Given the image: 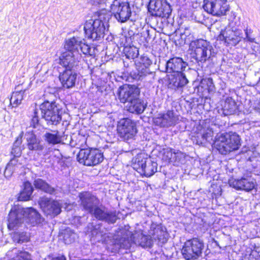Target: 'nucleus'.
I'll use <instances>...</instances> for the list:
<instances>
[{
    "instance_id": "bb28decb",
    "label": "nucleus",
    "mask_w": 260,
    "mask_h": 260,
    "mask_svg": "<svg viewBox=\"0 0 260 260\" xmlns=\"http://www.w3.org/2000/svg\"><path fill=\"white\" fill-rule=\"evenodd\" d=\"M21 165V163L19 161L18 158L13 157L11 158L9 162L7 165L4 171V175L6 178L10 177L13 173L17 170Z\"/></svg>"
},
{
    "instance_id": "72a5a7b5",
    "label": "nucleus",
    "mask_w": 260,
    "mask_h": 260,
    "mask_svg": "<svg viewBox=\"0 0 260 260\" xmlns=\"http://www.w3.org/2000/svg\"><path fill=\"white\" fill-rule=\"evenodd\" d=\"M25 91V90H20L13 92L10 99V104L13 107H17L21 104Z\"/></svg>"
},
{
    "instance_id": "ddd939ff",
    "label": "nucleus",
    "mask_w": 260,
    "mask_h": 260,
    "mask_svg": "<svg viewBox=\"0 0 260 260\" xmlns=\"http://www.w3.org/2000/svg\"><path fill=\"white\" fill-rule=\"evenodd\" d=\"M152 16L169 17L172 12L170 5L166 0H150L148 7Z\"/></svg>"
},
{
    "instance_id": "c756f323",
    "label": "nucleus",
    "mask_w": 260,
    "mask_h": 260,
    "mask_svg": "<svg viewBox=\"0 0 260 260\" xmlns=\"http://www.w3.org/2000/svg\"><path fill=\"white\" fill-rule=\"evenodd\" d=\"M33 191V187L31 183L26 181L23 184V189L20 192L18 197V200L27 201L30 199L31 195Z\"/></svg>"
},
{
    "instance_id": "5701e85b",
    "label": "nucleus",
    "mask_w": 260,
    "mask_h": 260,
    "mask_svg": "<svg viewBox=\"0 0 260 260\" xmlns=\"http://www.w3.org/2000/svg\"><path fill=\"white\" fill-rule=\"evenodd\" d=\"M149 233L154 240H158L162 244L166 243L168 241V234L166 231V229L161 224L152 223Z\"/></svg>"
},
{
    "instance_id": "e433bc0d",
    "label": "nucleus",
    "mask_w": 260,
    "mask_h": 260,
    "mask_svg": "<svg viewBox=\"0 0 260 260\" xmlns=\"http://www.w3.org/2000/svg\"><path fill=\"white\" fill-rule=\"evenodd\" d=\"M241 33L238 29L232 31L229 35V44H231L232 46L237 45L241 40Z\"/></svg>"
},
{
    "instance_id": "cd10ccee",
    "label": "nucleus",
    "mask_w": 260,
    "mask_h": 260,
    "mask_svg": "<svg viewBox=\"0 0 260 260\" xmlns=\"http://www.w3.org/2000/svg\"><path fill=\"white\" fill-rule=\"evenodd\" d=\"M34 184L36 188L39 189L46 193L50 194H53L55 193V189L42 179L38 178L35 180Z\"/></svg>"
},
{
    "instance_id": "20e7f679",
    "label": "nucleus",
    "mask_w": 260,
    "mask_h": 260,
    "mask_svg": "<svg viewBox=\"0 0 260 260\" xmlns=\"http://www.w3.org/2000/svg\"><path fill=\"white\" fill-rule=\"evenodd\" d=\"M78 143L74 147L80 148L77 156L78 161L84 166H95L102 162L104 156L101 151L98 149L85 148L86 139L84 137L79 136L77 138Z\"/></svg>"
},
{
    "instance_id": "c85d7f7f",
    "label": "nucleus",
    "mask_w": 260,
    "mask_h": 260,
    "mask_svg": "<svg viewBox=\"0 0 260 260\" xmlns=\"http://www.w3.org/2000/svg\"><path fill=\"white\" fill-rule=\"evenodd\" d=\"M240 141L238 135L229 133V152L238 150L241 146Z\"/></svg>"
},
{
    "instance_id": "393cba45",
    "label": "nucleus",
    "mask_w": 260,
    "mask_h": 260,
    "mask_svg": "<svg viewBox=\"0 0 260 260\" xmlns=\"http://www.w3.org/2000/svg\"><path fill=\"white\" fill-rule=\"evenodd\" d=\"M226 133H221L217 135L214 143V147L222 154L226 155L228 153V143Z\"/></svg>"
},
{
    "instance_id": "6ab92c4d",
    "label": "nucleus",
    "mask_w": 260,
    "mask_h": 260,
    "mask_svg": "<svg viewBox=\"0 0 260 260\" xmlns=\"http://www.w3.org/2000/svg\"><path fill=\"white\" fill-rule=\"evenodd\" d=\"M140 94L139 89L135 85H125L119 89L118 96L121 103H129L138 97Z\"/></svg>"
},
{
    "instance_id": "37998d69",
    "label": "nucleus",
    "mask_w": 260,
    "mask_h": 260,
    "mask_svg": "<svg viewBox=\"0 0 260 260\" xmlns=\"http://www.w3.org/2000/svg\"><path fill=\"white\" fill-rule=\"evenodd\" d=\"M173 149L170 148H164L162 150V159L170 162L171 158H172Z\"/></svg>"
},
{
    "instance_id": "423d86ee",
    "label": "nucleus",
    "mask_w": 260,
    "mask_h": 260,
    "mask_svg": "<svg viewBox=\"0 0 260 260\" xmlns=\"http://www.w3.org/2000/svg\"><path fill=\"white\" fill-rule=\"evenodd\" d=\"M84 38L75 36L67 39L64 44L67 50L63 53H69L70 56L74 57L78 62V59L81 57V53L85 55H92L91 48L84 42Z\"/></svg>"
},
{
    "instance_id": "a878e982",
    "label": "nucleus",
    "mask_w": 260,
    "mask_h": 260,
    "mask_svg": "<svg viewBox=\"0 0 260 260\" xmlns=\"http://www.w3.org/2000/svg\"><path fill=\"white\" fill-rule=\"evenodd\" d=\"M146 106V105L138 96L128 103L126 106V108L131 113L141 114L144 111Z\"/></svg>"
},
{
    "instance_id": "a18cd8bd",
    "label": "nucleus",
    "mask_w": 260,
    "mask_h": 260,
    "mask_svg": "<svg viewBox=\"0 0 260 260\" xmlns=\"http://www.w3.org/2000/svg\"><path fill=\"white\" fill-rule=\"evenodd\" d=\"M76 237V234L74 233L71 232L69 233L68 231L64 234L63 239L66 244H70L74 242Z\"/></svg>"
},
{
    "instance_id": "0eeeda50",
    "label": "nucleus",
    "mask_w": 260,
    "mask_h": 260,
    "mask_svg": "<svg viewBox=\"0 0 260 260\" xmlns=\"http://www.w3.org/2000/svg\"><path fill=\"white\" fill-rule=\"evenodd\" d=\"M41 117L48 124L56 125L61 121L60 110L54 102L45 101L40 106Z\"/></svg>"
},
{
    "instance_id": "f704fd0d",
    "label": "nucleus",
    "mask_w": 260,
    "mask_h": 260,
    "mask_svg": "<svg viewBox=\"0 0 260 260\" xmlns=\"http://www.w3.org/2000/svg\"><path fill=\"white\" fill-rule=\"evenodd\" d=\"M44 139L48 144L55 145L60 143L61 141V138L58 132L56 134L46 133L44 136Z\"/></svg>"
},
{
    "instance_id": "de8ad7c7",
    "label": "nucleus",
    "mask_w": 260,
    "mask_h": 260,
    "mask_svg": "<svg viewBox=\"0 0 260 260\" xmlns=\"http://www.w3.org/2000/svg\"><path fill=\"white\" fill-rule=\"evenodd\" d=\"M185 157V155L182 152L177 150L176 152V156H175V162H181L182 160L184 159Z\"/></svg>"
},
{
    "instance_id": "09e8293b",
    "label": "nucleus",
    "mask_w": 260,
    "mask_h": 260,
    "mask_svg": "<svg viewBox=\"0 0 260 260\" xmlns=\"http://www.w3.org/2000/svg\"><path fill=\"white\" fill-rule=\"evenodd\" d=\"M19 256L22 260H30L31 256L27 252H21L19 253Z\"/></svg>"
},
{
    "instance_id": "4d7b16f0",
    "label": "nucleus",
    "mask_w": 260,
    "mask_h": 260,
    "mask_svg": "<svg viewBox=\"0 0 260 260\" xmlns=\"http://www.w3.org/2000/svg\"><path fill=\"white\" fill-rule=\"evenodd\" d=\"M225 63H226L225 60L224 58H223L222 59V63H221V67H223V66L225 65Z\"/></svg>"
},
{
    "instance_id": "ea45409f",
    "label": "nucleus",
    "mask_w": 260,
    "mask_h": 260,
    "mask_svg": "<svg viewBox=\"0 0 260 260\" xmlns=\"http://www.w3.org/2000/svg\"><path fill=\"white\" fill-rule=\"evenodd\" d=\"M91 235L93 237H102L105 234L104 230L102 229V225L98 224L93 226L91 231Z\"/></svg>"
},
{
    "instance_id": "a19ab883",
    "label": "nucleus",
    "mask_w": 260,
    "mask_h": 260,
    "mask_svg": "<svg viewBox=\"0 0 260 260\" xmlns=\"http://www.w3.org/2000/svg\"><path fill=\"white\" fill-rule=\"evenodd\" d=\"M202 85L206 86L211 92H214L215 87L213 82V80L211 78H204L202 80Z\"/></svg>"
},
{
    "instance_id": "dca6fc26",
    "label": "nucleus",
    "mask_w": 260,
    "mask_h": 260,
    "mask_svg": "<svg viewBox=\"0 0 260 260\" xmlns=\"http://www.w3.org/2000/svg\"><path fill=\"white\" fill-rule=\"evenodd\" d=\"M39 205L44 214L51 217L58 215L61 211V205L57 201L47 198H41Z\"/></svg>"
},
{
    "instance_id": "8fccbe9b",
    "label": "nucleus",
    "mask_w": 260,
    "mask_h": 260,
    "mask_svg": "<svg viewBox=\"0 0 260 260\" xmlns=\"http://www.w3.org/2000/svg\"><path fill=\"white\" fill-rule=\"evenodd\" d=\"M201 1L200 0L192 2V7L194 9L201 8Z\"/></svg>"
},
{
    "instance_id": "f3484780",
    "label": "nucleus",
    "mask_w": 260,
    "mask_h": 260,
    "mask_svg": "<svg viewBox=\"0 0 260 260\" xmlns=\"http://www.w3.org/2000/svg\"><path fill=\"white\" fill-rule=\"evenodd\" d=\"M178 120V116L171 110L168 111L166 113H159L153 118L154 123L161 127L174 126Z\"/></svg>"
},
{
    "instance_id": "5fc2aeb1",
    "label": "nucleus",
    "mask_w": 260,
    "mask_h": 260,
    "mask_svg": "<svg viewBox=\"0 0 260 260\" xmlns=\"http://www.w3.org/2000/svg\"><path fill=\"white\" fill-rule=\"evenodd\" d=\"M53 260H66V258L64 256H61L54 258Z\"/></svg>"
},
{
    "instance_id": "f257e3e1",
    "label": "nucleus",
    "mask_w": 260,
    "mask_h": 260,
    "mask_svg": "<svg viewBox=\"0 0 260 260\" xmlns=\"http://www.w3.org/2000/svg\"><path fill=\"white\" fill-rule=\"evenodd\" d=\"M24 221L34 225L41 224L44 219L33 208H24L19 205H15L12 208L8 215V229L10 230H15Z\"/></svg>"
},
{
    "instance_id": "2f4dec72",
    "label": "nucleus",
    "mask_w": 260,
    "mask_h": 260,
    "mask_svg": "<svg viewBox=\"0 0 260 260\" xmlns=\"http://www.w3.org/2000/svg\"><path fill=\"white\" fill-rule=\"evenodd\" d=\"M22 142V137L20 136L17 137L14 142L11 151V155L13 156V157L18 158L21 156L22 154V149L21 147Z\"/></svg>"
},
{
    "instance_id": "3c124183",
    "label": "nucleus",
    "mask_w": 260,
    "mask_h": 260,
    "mask_svg": "<svg viewBox=\"0 0 260 260\" xmlns=\"http://www.w3.org/2000/svg\"><path fill=\"white\" fill-rule=\"evenodd\" d=\"M90 2L94 5L102 4L105 3V0H90Z\"/></svg>"
},
{
    "instance_id": "b1692460",
    "label": "nucleus",
    "mask_w": 260,
    "mask_h": 260,
    "mask_svg": "<svg viewBox=\"0 0 260 260\" xmlns=\"http://www.w3.org/2000/svg\"><path fill=\"white\" fill-rule=\"evenodd\" d=\"M28 149L32 151H41L44 149V146L40 143V141L37 138L33 133L28 132L25 134Z\"/></svg>"
},
{
    "instance_id": "4c0bfd02",
    "label": "nucleus",
    "mask_w": 260,
    "mask_h": 260,
    "mask_svg": "<svg viewBox=\"0 0 260 260\" xmlns=\"http://www.w3.org/2000/svg\"><path fill=\"white\" fill-rule=\"evenodd\" d=\"M13 239L14 242L22 243L27 242L29 239V236L25 232H15L13 234Z\"/></svg>"
},
{
    "instance_id": "412c9836",
    "label": "nucleus",
    "mask_w": 260,
    "mask_h": 260,
    "mask_svg": "<svg viewBox=\"0 0 260 260\" xmlns=\"http://www.w3.org/2000/svg\"><path fill=\"white\" fill-rule=\"evenodd\" d=\"M229 185L236 190L249 192L255 188L256 184L250 179L242 177L241 179H235L231 177L229 179Z\"/></svg>"
},
{
    "instance_id": "c9c22d12",
    "label": "nucleus",
    "mask_w": 260,
    "mask_h": 260,
    "mask_svg": "<svg viewBox=\"0 0 260 260\" xmlns=\"http://www.w3.org/2000/svg\"><path fill=\"white\" fill-rule=\"evenodd\" d=\"M123 53L128 59H134L138 57L139 50L134 46H125L123 49Z\"/></svg>"
},
{
    "instance_id": "13d9d810",
    "label": "nucleus",
    "mask_w": 260,
    "mask_h": 260,
    "mask_svg": "<svg viewBox=\"0 0 260 260\" xmlns=\"http://www.w3.org/2000/svg\"><path fill=\"white\" fill-rule=\"evenodd\" d=\"M1 173H2V168L0 167V175L1 174Z\"/></svg>"
},
{
    "instance_id": "6e6d98bb",
    "label": "nucleus",
    "mask_w": 260,
    "mask_h": 260,
    "mask_svg": "<svg viewBox=\"0 0 260 260\" xmlns=\"http://www.w3.org/2000/svg\"><path fill=\"white\" fill-rule=\"evenodd\" d=\"M245 34H246V38H247L248 40L250 41V42H252V41L251 40V39H250V37H249L248 36V32H247V29H245Z\"/></svg>"
},
{
    "instance_id": "49530a36",
    "label": "nucleus",
    "mask_w": 260,
    "mask_h": 260,
    "mask_svg": "<svg viewBox=\"0 0 260 260\" xmlns=\"http://www.w3.org/2000/svg\"><path fill=\"white\" fill-rule=\"evenodd\" d=\"M228 38V31L225 29H222L218 35L217 40L222 42L225 46L226 44V39Z\"/></svg>"
},
{
    "instance_id": "2eb2a0df",
    "label": "nucleus",
    "mask_w": 260,
    "mask_h": 260,
    "mask_svg": "<svg viewBox=\"0 0 260 260\" xmlns=\"http://www.w3.org/2000/svg\"><path fill=\"white\" fill-rule=\"evenodd\" d=\"M89 214L96 219L108 223H114L117 220L115 213L109 210L102 205H96Z\"/></svg>"
},
{
    "instance_id": "1a4fd4ad",
    "label": "nucleus",
    "mask_w": 260,
    "mask_h": 260,
    "mask_svg": "<svg viewBox=\"0 0 260 260\" xmlns=\"http://www.w3.org/2000/svg\"><path fill=\"white\" fill-rule=\"evenodd\" d=\"M110 7L112 12L118 21L124 23L128 20L133 21L131 17L133 14H135V12L132 11L129 3H120L118 0H114Z\"/></svg>"
},
{
    "instance_id": "864d4df0",
    "label": "nucleus",
    "mask_w": 260,
    "mask_h": 260,
    "mask_svg": "<svg viewBox=\"0 0 260 260\" xmlns=\"http://www.w3.org/2000/svg\"><path fill=\"white\" fill-rule=\"evenodd\" d=\"M176 151L173 149V154H172V158H171V160H170V162H175V156H176Z\"/></svg>"
},
{
    "instance_id": "7c9ffc66",
    "label": "nucleus",
    "mask_w": 260,
    "mask_h": 260,
    "mask_svg": "<svg viewBox=\"0 0 260 260\" xmlns=\"http://www.w3.org/2000/svg\"><path fill=\"white\" fill-rule=\"evenodd\" d=\"M137 70V75L136 78L139 80H142L145 79L147 76H151L153 78L154 76V73L150 71L149 67L136 66Z\"/></svg>"
},
{
    "instance_id": "9b49d317",
    "label": "nucleus",
    "mask_w": 260,
    "mask_h": 260,
    "mask_svg": "<svg viewBox=\"0 0 260 260\" xmlns=\"http://www.w3.org/2000/svg\"><path fill=\"white\" fill-rule=\"evenodd\" d=\"M133 167L141 175L149 177L157 171V164L150 158L142 157L140 155L136 158Z\"/></svg>"
},
{
    "instance_id": "79ce46f5",
    "label": "nucleus",
    "mask_w": 260,
    "mask_h": 260,
    "mask_svg": "<svg viewBox=\"0 0 260 260\" xmlns=\"http://www.w3.org/2000/svg\"><path fill=\"white\" fill-rule=\"evenodd\" d=\"M39 111L37 109H34L33 115L30 122V126L34 128H36L39 125Z\"/></svg>"
},
{
    "instance_id": "39448f33",
    "label": "nucleus",
    "mask_w": 260,
    "mask_h": 260,
    "mask_svg": "<svg viewBox=\"0 0 260 260\" xmlns=\"http://www.w3.org/2000/svg\"><path fill=\"white\" fill-rule=\"evenodd\" d=\"M133 243L142 247H151L153 244L152 238L150 235H145L141 231H137L130 238L126 235L116 238L114 242L113 250L115 251L120 249H127Z\"/></svg>"
},
{
    "instance_id": "58836bf2",
    "label": "nucleus",
    "mask_w": 260,
    "mask_h": 260,
    "mask_svg": "<svg viewBox=\"0 0 260 260\" xmlns=\"http://www.w3.org/2000/svg\"><path fill=\"white\" fill-rule=\"evenodd\" d=\"M197 92L201 98H206L208 93L211 92L208 90V88L206 86H203L202 85V80L201 81L200 84L196 88Z\"/></svg>"
},
{
    "instance_id": "c03bdc74",
    "label": "nucleus",
    "mask_w": 260,
    "mask_h": 260,
    "mask_svg": "<svg viewBox=\"0 0 260 260\" xmlns=\"http://www.w3.org/2000/svg\"><path fill=\"white\" fill-rule=\"evenodd\" d=\"M151 64V60L148 56L143 55L141 56L140 60L137 62L136 66L149 67Z\"/></svg>"
},
{
    "instance_id": "aec40b11",
    "label": "nucleus",
    "mask_w": 260,
    "mask_h": 260,
    "mask_svg": "<svg viewBox=\"0 0 260 260\" xmlns=\"http://www.w3.org/2000/svg\"><path fill=\"white\" fill-rule=\"evenodd\" d=\"M78 197L80 199L81 206L89 213L100 204L99 200L90 192H80Z\"/></svg>"
},
{
    "instance_id": "6e6552de",
    "label": "nucleus",
    "mask_w": 260,
    "mask_h": 260,
    "mask_svg": "<svg viewBox=\"0 0 260 260\" xmlns=\"http://www.w3.org/2000/svg\"><path fill=\"white\" fill-rule=\"evenodd\" d=\"M85 37L92 41H99L104 38L106 27L100 19L87 20L84 26Z\"/></svg>"
},
{
    "instance_id": "473e14b6",
    "label": "nucleus",
    "mask_w": 260,
    "mask_h": 260,
    "mask_svg": "<svg viewBox=\"0 0 260 260\" xmlns=\"http://www.w3.org/2000/svg\"><path fill=\"white\" fill-rule=\"evenodd\" d=\"M213 136V132L211 128H207L204 131L202 134L197 135L196 144L198 145L202 144L205 141H208L210 139H212Z\"/></svg>"
},
{
    "instance_id": "f8f14e48",
    "label": "nucleus",
    "mask_w": 260,
    "mask_h": 260,
    "mask_svg": "<svg viewBox=\"0 0 260 260\" xmlns=\"http://www.w3.org/2000/svg\"><path fill=\"white\" fill-rule=\"evenodd\" d=\"M119 136L124 141H129L135 137L137 129L136 123L129 118L121 119L117 124Z\"/></svg>"
},
{
    "instance_id": "a211bd4d",
    "label": "nucleus",
    "mask_w": 260,
    "mask_h": 260,
    "mask_svg": "<svg viewBox=\"0 0 260 260\" xmlns=\"http://www.w3.org/2000/svg\"><path fill=\"white\" fill-rule=\"evenodd\" d=\"M166 72L169 73H178L186 71H191L186 62L180 57L170 58L165 63Z\"/></svg>"
},
{
    "instance_id": "603ef678",
    "label": "nucleus",
    "mask_w": 260,
    "mask_h": 260,
    "mask_svg": "<svg viewBox=\"0 0 260 260\" xmlns=\"http://www.w3.org/2000/svg\"><path fill=\"white\" fill-rule=\"evenodd\" d=\"M218 113L221 115L226 116L228 115V110L224 108H221V109L218 110Z\"/></svg>"
},
{
    "instance_id": "4468645a",
    "label": "nucleus",
    "mask_w": 260,
    "mask_h": 260,
    "mask_svg": "<svg viewBox=\"0 0 260 260\" xmlns=\"http://www.w3.org/2000/svg\"><path fill=\"white\" fill-rule=\"evenodd\" d=\"M227 0H204L202 7L209 14L213 16H222L228 11Z\"/></svg>"
},
{
    "instance_id": "f03ea898",
    "label": "nucleus",
    "mask_w": 260,
    "mask_h": 260,
    "mask_svg": "<svg viewBox=\"0 0 260 260\" xmlns=\"http://www.w3.org/2000/svg\"><path fill=\"white\" fill-rule=\"evenodd\" d=\"M185 36L184 44H189V50L191 58L198 63L205 62L213 55V47L210 43L203 39L194 40L193 35L186 29L181 37Z\"/></svg>"
},
{
    "instance_id": "4be33fe9",
    "label": "nucleus",
    "mask_w": 260,
    "mask_h": 260,
    "mask_svg": "<svg viewBox=\"0 0 260 260\" xmlns=\"http://www.w3.org/2000/svg\"><path fill=\"white\" fill-rule=\"evenodd\" d=\"M189 71H186L172 75L169 79V87L173 89L181 88L188 83L187 76Z\"/></svg>"
},
{
    "instance_id": "bf43d9fd",
    "label": "nucleus",
    "mask_w": 260,
    "mask_h": 260,
    "mask_svg": "<svg viewBox=\"0 0 260 260\" xmlns=\"http://www.w3.org/2000/svg\"><path fill=\"white\" fill-rule=\"evenodd\" d=\"M215 244L216 245H217V242L215 241Z\"/></svg>"
},
{
    "instance_id": "9d476101",
    "label": "nucleus",
    "mask_w": 260,
    "mask_h": 260,
    "mask_svg": "<svg viewBox=\"0 0 260 260\" xmlns=\"http://www.w3.org/2000/svg\"><path fill=\"white\" fill-rule=\"evenodd\" d=\"M203 248V242L197 238H193L185 242L181 253L186 260L196 259L201 255Z\"/></svg>"
},
{
    "instance_id": "7ed1b4c3",
    "label": "nucleus",
    "mask_w": 260,
    "mask_h": 260,
    "mask_svg": "<svg viewBox=\"0 0 260 260\" xmlns=\"http://www.w3.org/2000/svg\"><path fill=\"white\" fill-rule=\"evenodd\" d=\"M78 63L69 53H62L60 56L59 63L64 70L60 73L59 78L64 88H71L75 86L77 76L75 70Z\"/></svg>"
}]
</instances>
